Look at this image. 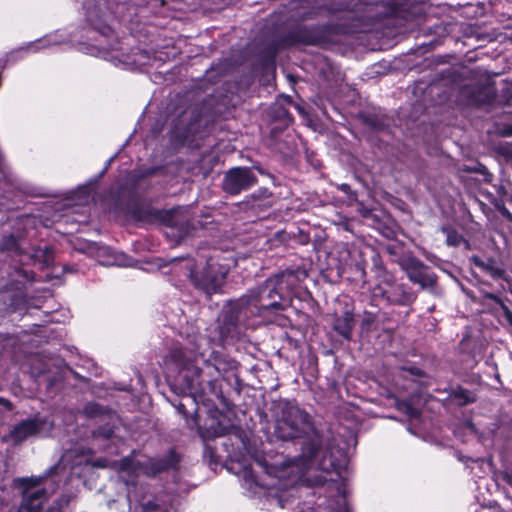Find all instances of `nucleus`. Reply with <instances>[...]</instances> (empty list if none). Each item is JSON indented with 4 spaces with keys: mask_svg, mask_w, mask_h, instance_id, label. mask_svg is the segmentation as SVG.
<instances>
[{
    "mask_svg": "<svg viewBox=\"0 0 512 512\" xmlns=\"http://www.w3.org/2000/svg\"><path fill=\"white\" fill-rule=\"evenodd\" d=\"M470 105L481 107L491 105L496 100V92L492 86L482 85L464 91Z\"/></svg>",
    "mask_w": 512,
    "mask_h": 512,
    "instance_id": "obj_17",
    "label": "nucleus"
},
{
    "mask_svg": "<svg viewBox=\"0 0 512 512\" xmlns=\"http://www.w3.org/2000/svg\"><path fill=\"white\" fill-rule=\"evenodd\" d=\"M7 183L5 173L2 168V153L0 152V189Z\"/></svg>",
    "mask_w": 512,
    "mask_h": 512,
    "instance_id": "obj_46",
    "label": "nucleus"
},
{
    "mask_svg": "<svg viewBox=\"0 0 512 512\" xmlns=\"http://www.w3.org/2000/svg\"><path fill=\"white\" fill-rule=\"evenodd\" d=\"M44 424L45 422L37 416L21 420L12 426L9 433L3 436L2 441L12 440L14 445H20L29 437L40 433Z\"/></svg>",
    "mask_w": 512,
    "mask_h": 512,
    "instance_id": "obj_11",
    "label": "nucleus"
},
{
    "mask_svg": "<svg viewBox=\"0 0 512 512\" xmlns=\"http://www.w3.org/2000/svg\"><path fill=\"white\" fill-rule=\"evenodd\" d=\"M408 371L412 374V375H415V376H418V377H423L424 376V372L423 370H421L420 368L418 367H409L408 368Z\"/></svg>",
    "mask_w": 512,
    "mask_h": 512,
    "instance_id": "obj_48",
    "label": "nucleus"
},
{
    "mask_svg": "<svg viewBox=\"0 0 512 512\" xmlns=\"http://www.w3.org/2000/svg\"><path fill=\"white\" fill-rule=\"evenodd\" d=\"M397 262L408 279L412 283L418 284L422 289L433 288L437 285L438 276L416 256L412 254L403 255L399 257Z\"/></svg>",
    "mask_w": 512,
    "mask_h": 512,
    "instance_id": "obj_9",
    "label": "nucleus"
},
{
    "mask_svg": "<svg viewBox=\"0 0 512 512\" xmlns=\"http://www.w3.org/2000/svg\"><path fill=\"white\" fill-rule=\"evenodd\" d=\"M234 428L235 425L232 420L218 412L217 416L209 419V424L205 425V431L202 436L206 438L221 437L229 434Z\"/></svg>",
    "mask_w": 512,
    "mask_h": 512,
    "instance_id": "obj_15",
    "label": "nucleus"
},
{
    "mask_svg": "<svg viewBox=\"0 0 512 512\" xmlns=\"http://www.w3.org/2000/svg\"><path fill=\"white\" fill-rule=\"evenodd\" d=\"M342 27L339 24H312L300 25L289 31L278 40L270 42L261 52L260 56L265 63H274L280 50L297 45L317 46L322 49H330L340 43Z\"/></svg>",
    "mask_w": 512,
    "mask_h": 512,
    "instance_id": "obj_5",
    "label": "nucleus"
},
{
    "mask_svg": "<svg viewBox=\"0 0 512 512\" xmlns=\"http://www.w3.org/2000/svg\"><path fill=\"white\" fill-rule=\"evenodd\" d=\"M256 316L249 306V302L243 296L237 301L231 303L222 313V321L225 323H231L238 326L247 325L246 321Z\"/></svg>",
    "mask_w": 512,
    "mask_h": 512,
    "instance_id": "obj_13",
    "label": "nucleus"
},
{
    "mask_svg": "<svg viewBox=\"0 0 512 512\" xmlns=\"http://www.w3.org/2000/svg\"><path fill=\"white\" fill-rule=\"evenodd\" d=\"M182 461L181 454L176 448H169L164 455L148 457L144 461H137L135 467L148 478H156L160 474L170 471L178 472Z\"/></svg>",
    "mask_w": 512,
    "mask_h": 512,
    "instance_id": "obj_8",
    "label": "nucleus"
},
{
    "mask_svg": "<svg viewBox=\"0 0 512 512\" xmlns=\"http://www.w3.org/2000/svg\"><path fill=\"white\" fill-rule=\"evenodd\" d=\"M12 280L6 285L10 290H21L28 282L34 281L35 273L21 267L14 268L10 273Z\"/></svg>",
    "mask_w": 512,
    "mask_h": 512,
    "instance_id": "obj_22",
    "label": "nucleus"
},
{
    "mask_svg": "<svg viewBox=\"0 0 512 512\" xmlns=\"http://www.w3.org/2000/svg\"><path fill=\"white\" fill-rule=\"evenodd\" d=\"M260 175L270 174L260 165L248 166H235L227 170L222 180L223 191L230 195L236 196L240 193L251 189L258 183V177L254 171Z\"/></svg>",
    "mask_w": 512,
    "mask_h": 512,
    "instance_id": "obj_7",
    "label": "nucleus"
},
{
    "mask_svg": "<svg viewBox=\"0 0 512 512\" xmlns=\"http://www.w3.org/2000/svg\"><path fill=\"white\" fill-rule=\"evenodd\" d=\"M44 477H21L14 479V485L17 488L22 489L21 496L23 494H30V490L38 487L42 484Z\"/></svg>",
    "mask_w": 512,
    "mask_h": 512,
    "instance_id": "obj_27",
    "label": "nucleus"
},
{
    "mask_svg": "<svg viewBox=\"0 0 512 512\" xmlns=\"http://www.w3.org/2000/svg\"><path fill=\"white\" fill-rule=\"evenodd\" d=\"M396 408L409 419H419L421 417V411L413 405L411 400L403 399L396 402Z\"/></svg>",
    "mask_w": 512,
    "mask_h": 512,
    "instance_id": "obj_28",
    "label": "nucleus"
},
{
    "mask_svg": "<svg viewBox=\"0 0 512 512\" xmlns=\"http://www.w3.org/2000/svg\"><path fill=\"white\" fill-rule=\"evenodd\" d=\"M219 335L223 343H234L240 338L241 326L221 321L219 325Z\"/></svg>",
    "mask_w": 512,
    "mask_h": 512,
    "instance_id": "obj_24",
    "label": "nucleus"
},
{
    "mask_svg": "<svg viewBox=\"0 0 512 512\" xmlns=\"http://www.w3.org/2000/svg\"><path fill=\"white\" fill-rule=\"evenodd\" d=\"M185 226H186V227L191 226V225H190V223H189V221H187V222L185 223Z\"/></svg>",
    "mask_w": 512,
    "mask_h": 512,
    "instance_id": "obj_56",
    "label": "nucleus"
},
{
    "mask_svg": "<svg viewBox=\"0 0 512 512\" xmlns=\"http://www.w3.org/2000/svg\"><path fill=\"white\" fill-rule=\"evenodd\" d=\"M365 123H366L368 126H370V127L374 128V129H380V125H379L378 121H377L376 119H374V118L367 117V118L365 119Z\"/></svg>",
    "mask_w": 512,
    "mask_h": 512,
    "instance_id": "obj_47",
    "label": "nucleus"
},
{
    "mask_svg": "<svg viewBox=\"0 0 512 512\" xmlns=\"http://www.w3.org/2000/svg\"><path fill=\"white\" fill-rule=\"evenodd\" d=\"M101 410V406L97 403L89 404L85 407V412L89 417L98 415Z\"/></svg>",
    "mask_w": 512,
    "mask_h": 512,
    "instance_id": "obj_40",
    "label": "nucleus"
},
{
    "mask_svg": "<svg viewBox=\"0 0 512 512\" xmlns=\"http://www.w3.org/2000/svg\"><path fill=\"white\" fill-rule=\"evenodd\" d=\"M94 466L96 467H105V460H97L95 463H94Z\"/></svg>",
    "mask_w": 512,
    "mask_h": 512,
    "instance_id": "obj_51",
    "label": "nucleus"
},
{
    "mask_svg": "<svg viewBox=\"0 0 512 512\" xmlns=\"http://www.w3.org/2000/svg\"><path fill=\"white\" fill-rule=\"evenodd\" d=\"M227 259L220 253L210 255L201 269H196L192 265L188 267L189 278L193 286L211 295L217 293L228 275L230 270Z\"/></svg>",
    "mask_w": 512,
    "mask_h": 512,
    "instance_id": "obj_6",
    "label": "nucleus"
},
{
    "mask_svg": "<svg viewBox=\"0 0 512 512\" xmlns=\"http://www.w3.org/2000/svg\"><path fill=\"white\" fill-rule=\"evenodd\" d=\"M177 411L183 415L184 418L188 419V417L190 416V412L186 409V404L180 400L178 401V403L176 404H173Z\"/></svg>",
    "mask_w": 512,
    "mask_h": 512,
    "instance_id": "obj_41",
    "label": "nucleus"
},
{
    "mask_svg": "<svg viewBox=\"0 0 512 512\" xmlns=\"http://www.w3.org/2000/svg\"><path fill=\"white\" fill-rule=\"evenodd\" d=\"M115 435V425L111 423H105L98 426L92 431L93 439L110 440Z\"/></svg>",
    "mask_w": 512,
    "mask_h": 512,
    "instance_id": "obj_31",
    "label": "nucleus"
},
{
    "mask_svg": "<svg viewBox=\"0 0 512 512\" xmlns=\"http://www.w3.org/2000/svg\"><path fill=\"white\" fill-rule=\"evenodd\" d=\"M354 326V313L346 309L341 315L335 317L332 328L343 339L350 341Z\"/></svg>",
    "mask_w": 512,
    "mask_h": 512,
    "instance_id": "obj_19",
    "label": "nucleus"
},
{
    "mask_svg": "<svg viewBox=\"0 0 512 512\" xmlns=\"http://www.w3.org/2000/svg\"><path fill=\"white\" fill-rule=\"evenodd\" d=\"M272 196V192L266 187H260L251 194L253 200L267 199Z\"/></svg>",
    "mask_w": 512,
    "mask_h": 512,
    "instance_id": "obj_38",
    "label": "nucleus"
},
{
    "mask_svg": "<svg viewBox=\"0 0 512 512\" xmlns=\"http://www.w3.org/2000/svg\"><path fill=\"white\" fill-rule=\"evenodd\" d=\"M49 494L46 488H40L30 494H23L19 510L26 512H44V503Z\"/></svg>",
    "mask_w": 512,
    "mask_h": 512,
    "instance_id": "obj_18",
    "label": "nucleus"
},
{
    "mask_svg": "<svg viewBox=\"0 0 512 512\" xmlns=\"http://www.w3.org/2000/svg\"><path fill=\"white\" fill-rule=\"evenodd\" d=\"M144 57H145L146 59H149V56L147 55V53H145V54H144Z\"/></svg>",
    "mask_w": 512,
    "mask_h": 512,
    "instance_id": "obj_57",
    "label": "nucleus"
},
{
    "mask_svg": "<svg viewBox=\"0 0 512 512\" xmlns=\"http://www.w3.org/2000/svg\"><path fill=\"white\" fill-rule=\"evenodd\" d=\"M177 211V208L156 209L154 223H160L171 228L178 227L179 222L176 217Z\"/></svg>",
    "mask_w": 512,
    "mask_h": 512,
    "instance_id": "obj_25",
    "label": "nucleus"
},
{
    "mask_svg": "<svg viewBox=\"0 0 512 512\" xmlns=\"http://www.w3.org/2000/svg\"><path fill=\"white\" fill-rule=\"evenodd\" d=\"M337 189L344 193L350 200H357V193L352 190L351 186L348 183H341L337 186Z\"/></svg>",
    "mask_w": 512,
    "mask_h": 512,
    "instance_id": "obj_37",
    "label": "nucleus"
},
{
    "mask_svg": "<svg viewBox=\"0 0 512 512\" xmlns=\"http://www.w3.org/2000/svg\"><path fill=\"white\" fill-rule=\"evenodd\" d=\"M471 262L473 265L489 274L493 279H506L505 270L496 266V261L493 258H488L486 261H484L479 256L473 255L471 257Z\"/></svg>",
    "mask_w": 512,
    "mask_h": 512,
    "instance_id": "obj_20",
    "label": "nucleus"
},
{
    "mask_svg": "<svg viewBox=\"0 0 512 512\" xmlns=\"http://www.w3.org/2000/svg\"><path fill=\"white\" fill-rule=\"evenodd\" d=\"M293 116L289 110L279 102L270 105L267 110V122L270 127L269 139L271 145L275 144L276 140L292 123Z\"/></svg>",
    "mask_w": 512,
    "mask_h": 512,
    "instance_id": "obj_10",
    "label": "nucleus"
},
{
    "mask_svg": "<svg viewBox=\"0 0 512 512\" xmlns=\"http://www.w3.org/2000/svg\"><path fill=\"white\" fill-rule=\"evenodd\" d=\"M71 501V496L68 494H61L58 498H56L52 504L44 510V512H63L64 508L69 506Z\"/></svg>",
    "mask_w": 512,
    "mask_h": 512,
    "instance_id": "obj_33",
    "label": "nucleus"
},
{
    "mask_svg": "<svg viewBox=\"0 0 512 512\" xmlns=\"http://www.w3.org/2000/svg\"><path fill=\"white\" fill-rule=\"evenodd\" d=\"M454 75L455 71L451 68H447L438 73L436 79L428 85V93L438 96L437 103H443L450 98L448 89L445 86L446 82H452L454 80Z\"/></svg>",
    "mask_w": 512,
    "mask_h": 512,
    "instance_id": "obj_16",
    "label": "nucleus"
},
{
    "mask_svg": "<svg viewBox=\"0 0 512 512\" xmlns=\"http://www.w3.org/2000/svg\"><path fill=\"white\" fill-rule=\"evenodd\" d=\"M499 101L505 105L512 104V82L504 80L499 91Z\"/></svg>",
    "mask_w": 512,
    "mask_h": 512,
    "instance_id": "obj_35",
    "label": "nucleus"
},
{
    "mask_svg": "<svg viewBox=\"0 0 512 512\" xmlns=\"http://www.w3.org/2000/svg\"><path fill=\"white\" fill-rule=\"evenodd\" d=\"M201 115L197 111H192L188 121L184 116L174 119L170 131L171 140L177 144L184 145L193 140L196 125L200 122Z\"/></svg>",
    "mask_w": 512,
    "mask_h": 512,
    "instance_id": "obj_12",
    "label": "nucleus"
},
{
    "mask_svg": "<svg viewBox=\"0 0 512 512\" xmlns=\"http://www.w3.org/2000/svg\"><path fill=\"white\" fill-rule=\"evenodd\" d=\"M499 133L503 137H511L512 136V123L504 124L500 128Z\"/></svg>",
    "mask_w": 512,
    "mask_h": 512,
    "instance_id": "obj_42",
    "label": "nucleus"
},
{
    "mask_svg": "<svg viewBox=\"0 0 512 512\" xmlns=\"http://www.w3.org/2000/svg\"><path fill=\"white\" fill-rule=\"evenodd\" d=\"M306 276L305 270L287 269L267 278L243 297L256 316L278 314L291 306L295 291Z\"/></svg>",
    "mask_w": 512,
    "mask_h": 512,
    "instance_id": "obj_3",
    "label": "nucleus"
},
{
    "mask_svg": "<svg viewBox=\"0 0 512 512\" xmlns=\"http://www.w3.org/2000/svg\"><path fill=\"white\" fill-rule=\"evenodd\" d=\"M168 359L176 370L169 382L170 387L194 406V412L198 400L209 401L211 396H215L226 409L232 410L234 405L223 395L219 383L220 375L229 368L222 352L213 350L199 366L193 350L175 345L170 349Z\"/></svg>",
    "mask_w": 512,
    "mask_h": 512,
    "instance_id": "obj_1",
    "label": "nucleus"
},
{
    "mask_svg": "<svg viewBox=\"0 0 512 512\" xmlns=\"http://www.w3.org/2000/svg\"><path fill=\"white\" fill-rule=\"evenodd\" d=\"M509 201L512 203V198H510Z\"/></svg>",
    "mask_w": 512,
    "mask_h": 512,
    "instance_id": "obj_58",
    "label": "nucleus"
},
{
    "mask_svg": "<svg viewBox=\"0 0 512 512\" xmlns=\"http://www.w3.org/2000/svg\"><path fill=\"white\" fill-rule=\"evenodd\" d=\"M387 251H388L390 254H393V253H394L393 248H392V247H390V246H388Z\"/></svg>",
    "mask_w": 512,
    "mask_h": 512,
    "instance_id": "obj_54",
    "label": "nucleus"
},
{
    "mask_svg": "<svg viewBox=\"0 0 512 512\" xmlns=\"http://www.w3.org/2000/svg\"><path fill=\"white\" fill-rule=\"evenodd\" d=\"M360 260L355 263V280L363 285L369 281L367 279V266L376 281L373 287V297L381 299L387 305L398 307H409L417 300V293L406 283L397 282L394 274L390 272L380 255V253L368 247L366 250L359 251Z\"/></svg>",
    "mask_w": 512,
    "mask_h": 512,
    "instance_id": "obj_2",
    "label": "nucleus"
},
{
    "mask_svg": "<svg viewBox=\"0 0 512 512\" xmlns=\"http://www.w3.org/2000/svg\"><path fill=\"white\" fill-rule=\"evenodd\" d=\"M131 460L129 458L122 459V468L126 469L128 465L130 464Z\"/></svg>",
    "mask_w": 512,
    "mask_h": 512,
    "instance_id": "obj_50",
    "label": "nucleus"
},
{
    "mask_svg": "<svg viewBox=\"0 0 512 512\" xmlns=\"http://www.w3.org/2000/svg\"><path fill=\"white\" fill-rule=\"evenodd\" d=\"M156 208L150 204H146L139 197H132L127 203V214L139 223L152 224L154 223Z\"/></svg>",
    "mask_w": 512,
    "mask_h": 512,
    "instance_id": "obj_14",
    "label": "nucleus"
},
{
    "mask_svg": "<svg viewBox=\"0 0 512 512\" xmlns=\"http://www.w3.org/2000/svg\"><path fill=\"white\" fill-rule=\"evenodd\" d=\"M502 479L510 486H512V467L507 468L502 475Z\"/></svg>",
    "mask_w": 512,
    "mask_h": 512,
    "instance_id": "obj_43",
    "label": "nucleus"
},
{
    "mask_svg": "<svg viewBox=\"0 0 512 512\" xmlns=\"http://www.w3.org/2000/svg\"><path fill=\"white\" fill-rule=\"evenodd\" d=\"M0 250L3 252H14L17 255L21 254L19 240L14 234L5 235L0 240Z\"/></svg>",
    "mask_w": 512,
    "mask_h": 512,
    "instance_id": "obj_29",
    "label": "nucleus"
},
{
    "mask_svg": "<svg viewBox=\"0 0 512 512\" xmlns=\"http://www.w3.org/2000/svg\"><path fill=\"white\" fill-rule=\"evenodd\" d=\"M448 395L449 398L460 407L475 403L477 401L476 394L462 387L461 385L451 387L448 391Z\"/></svg>",
    "mask_w": 512,
    "mask_h": 512,
    "instance_id": "obj_21",
    "label": "nucleus"
},
{
    "mask_svg": "<svg viewBox=\"0 0 512 512\" xmlns=\"http://www.w3.org/2000/svg\"><path fill=\"white\" fill-rule=\"evenodd\" d=\"M459 171L465 172V173H477L483 176V182L486 184H490L493 181V174L487 169V167L479 162L476 161L473 164H463Z\"/></svg>",
    "mask_w": 512,
    "mask_h": 512,
    "instance_id": "obj_26",
    "label": "nucleus"
},
{
    "mask_svg": "<svg viewBox=\"0 0 512 512\" xmlns=\"http://www.w3.org/2000/svg\"><path fill=\"white\" fill-rule=\"evenodd\" d=\"M484 297L492 302H494L495 304L499 305L502 312H503V315L505 317V319L508 321V323L512 326V311L510 310V308L503 302V300L496 294L494 293H486L484 295Z\"/></svg>",
    "mask_w": 512,
    "mask_h": 512,
    "instance_id": "obj_32",
    "label": "nucleus"
},
{
    "mask_svg": "<svg viewBox=\"0 0 512 512\" xmlns=\"http://www.w3.org/2000/svg\"><path fill=\"white\" fill-rule=\"evenodd\" d=\"M285 101L288 103V104H292V99L290 96H285Z\"/></svg>",
    "mask_w": 512,
    "mask_h": 512,
    "instance_id": "obj_53",
    "label": "nucleus"
},
{
    "mask_svg": "<svg viewBox=\"0 0 512 512\" xmlns=\"http://www.w3.org/2000/svg\"><path fill=\"white\" fill-rule=\"evenodd\" d=\"M78 192L85 197H88L92 192V186L91 185H83L78 188Z\"/></svg>",
    "mask_w": 512,
    "mask_h": 512,
    "instance_id": "obj_45",
    "label": "nucleus"
},
{
    "mask_svg": "<svg viewBox=\"0 0 512 512\" xmlns=\"http://www.w3.org/2000/svg\"><path fill=\"white\" fill-rule=\"evenodd\" d=\"M274 433L282 441L302 439L301 457L307 462H311L322 447V434L310 414L290 402L283 405Z\"/></svg>",
    "mask_w": 512,
    "mask_h": 512,
    "instance_id": "obj_4",
    "label": "nucleus"
},
{
    "mask_svg": "<svg viewBox=\"0 0 512 512\" xmlns=\"http://www.w3.org/2000/svg\"><path fill=\"white\" fill-rule=\"evenodd\" d=\"M308 241H309V235H308V234H304V235L302 236V240H301V242H302V243H307Z\"/></svg>",
    "mask_w": 512,
    "mask_h": 512,
    "instance_id": "obj_52",
    "label": "nucleus"
},
{
    "mask_svg": "<svg viewBox=\"0 0 512 512\" xmlns=\"http://www.w3.org/2000/svg\"><path fill=\"white\" fill-rule=\"evenodd\" d=\"M87 20L90 25L104 36H109L112 33V28L104 23L101 19L94 20L90 12L87 13Z\"/></svg>",
    "mask_w": 512,
    "mask_h": 512,
    "instance_id": "obj_34",
    "label": "nucleus"
},
{
    "mask_svg": "<svg viewBox=\"0 0 512 512\" xmlns=\"http://www.w3.org/2000/svg\"><path fill=\"white\" fill-rule=\"evenodd\" d=\"M441 230L447 236L446 244L448 246L458 247L463 242L468 243L464 236L451 226H443Z\"/></svg>",
    "mask_w": 512,
    "mask_h": 512,
    "instance_id": "obj_30",
    "label": "nucleus"
},
{
    "mask_svg": "<svg viewBox=\"0 0 512 512\" xmlns=\"http://www.w3.org/2000/svg\"><path fill=\"white\" fill-rule=\"evenodd\" d=\"M0 405L4 408V411H12L13 404L10 400L0 397Z\"/></svg>",
    "mask_w": 512,
    "mask_h": 512,
    "instance_id": "obj_44",
    "label": "nucleus"
},
{
    "mask_svg": "<svg viewBox=\"0 0 512 512\" xmlns=\"http://www.w3.org/2000/svg\"><path fill=\"white\" fill-rule=\"evenodd\" d=\"M494 187L497 194V198L492 203L496 210L500 213V215L503 218H505L508 222L512 223V213L505 205V201L508 196V191L502 182L497 185H494Z\"/></svg>",
    "mask_w": 512,
    "mask_h": 512,
    "instance_id": "obj_23",
    "label": "nucleus"
},
{
    "mask_svg": "<svg viewBox=\"0 0 512 512\" xmlns=\"http://www.w3.org/2000/svg\"><path fill=\"white\" fill-rule=\"evenodd\" d=\"M377 320V314L369 311H364L362 320H361V328L366 331H371L373 329V325Z\"/></svg>",
    "mask_w": 512,
    "mask_h": 512,
    "instance_id": "obj_36",
    "label": "nucleus"
},
{
    "mask_svg": "<svg viewBox=\"0 0 512 512\" xmlns=\"http://www.w3.org/2000/svg\"><path fill=\"white\" fill-rule=\"evenodd\" d=\"M390 9H391V12H390V15L392 16H395L398 12V9H397V3L396 2H392L390 3Z\"/></svg>",
    "mask_w": 512,
    "mask_h": 512,
    "instance_id": "obj_49",
    "label": "nucleus"
},
{
    "mask_svg": "<svg viewBox=\"0 0 512 512\" xmlns=\"http://www.w3.org/2000/svg\"><path fill=\"white\" fill-rule=\"evenodd\" d=\"M142 512H157L160 510V505L153 501L148 500L141 503Z\"/></svg>",
    "mask_w": 512,
    "mask_h": 512,
    "instance_id": "obj_39",
    "label": "nucleus"
},
{
    "mask_svg": "<svg viewBox=\"0 0 512 512\" xmlns=\"http://www.w3.org/2000/svg\"><path fill=\"white\" fill-rule=\"evenodd\" d=\"M153 172H154V169H150V170L146 173V175H152V174H153Z\"/></svg>",
    "mask_w": 512,
    "mask_h": 512,
    "instance_id": "obj_55",
    "label": "nucleus"
}]
</instances>
